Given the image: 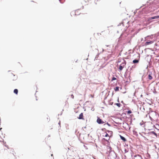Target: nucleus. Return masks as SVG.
Wrapping results in <instances>:
<instances>
[{"label": "nucleus", "mask_w": 159, "mask_h": 159, "mask_svg": "<svg viewBox=\"0 0 159 159\" xmlns=\"http://www.w3.org/2000/svg\"><path fill=\"white\" fill-rule=\"evenodd\" d=\"M126 63L125 61H124V62L122 63L119 67V71H121L123 69Z\"/></svg>", "instance_id": "nucleus-1"}, {"label": "nucleus", "mask_w": 159, "mask_h": 159, "mask_svg": "<svg viewBox=\"0 0 159 159\" xmlns=\"http://www.w3.org/2000/svg\"><path fill=\"white\" fill-rule=\"evenodd\" d=\"M97 122L99 124H103L105 123L99 117L98 118L97 120Z\"/></svg>", "instance_id": "nucleus-2"}, {"label": "nucleus", "mask_w": 159, "mask_h": 159, "mask_svg": "<svg viewBox=\"0 0 159 159\" xmlns=\"http://www.w3.org/2000/svg\"><path fill=\"white\" fill-rule=\"evenodd\" d=\"M159 18V16H154L153 17H150L148 18V20H151L152 19H158Z\"/></svg>", "instance_id": "nucleus-3"}, {"label": "nucleus", "mask_w": 159, "mask_h": 159, "mask_svg": "<svg viewBox=\"0 0 159 159\" xmlns=\"http://www.w3.org/2000/svg\"><path fill=\"white\" fill-rule=\"evenodd\" d=\"M83 115L82 113H81L79 115L78 118L80 119H84Z\"/></svg>", "instance_id": "nucleus-4"}, {"label": "nucleus", "mask_w": 159, "mask_h": 159, "mask_svg": "<svg viewBox=\"0 0 159 159\" xmlns=\"http://www.w3.org/2000/svg\"><path fill=\"white\" fill-rule=\"evenodd\" d=\"M153 43V42L152 41H150V42H147L145 43V45H148V44H152Z\"/></svg>", "instance_id": "nucleus-5"}, {"label": "nucleus", "mask_w": 159, "mask_h": 159, "mask_svg": "<svg viewBox=\"0 0 159 159\" xmlns=\"http://www.w3.org/2000/svg\"><path fill=\"white\" fill-rule=\"evenodd\" d=\"M120 138H121V139L122 140H123L124 142H125L126 141V140L125 139L124 137H123V136H121V135H120Z\"/></svg>", "instance_id": "nucleus-6"}, {"label": "nucleus", "mask_w": 159, "mask_h": 159, "mask_svg": "<svg viewBox=\"0 0 159 159\" xmlns=\"http://www.w3.org/2000/svg\"><path fill=\"white\" fill-rule=\"evenodd\" d=\"M14 93L16 94H18V90L17 89H15L14 90Z\"/></svg>", "instance_id": "nucleus-7"}, {"label": "nucleus", "mask_w": 159, "mask_h": 159, "mask_svg": "<svg viewBox=\"0 0 159 159\" xmlns=\"http://www.w3.org/2000/svg\"><path fill=\"white\" fill-rule=\"evenodd\" d=\"M139 62V61L138 60H134L133 61V62L134 63H138Z\"/></svg>", "instance_id": "nucleus-8"}, {"label": "nucleus", "mask_w": 159, "mask_h": 159, "mask_svg": "<svg viewBox=\"0 0 159 159\" xmlns=\"http://www.w3.org/2000/svg\"><path fill=\"white\" fill-rule=\"evenodd\" d=\"M148 78L150 80H152V76L151 75L149 74L148 75Z\"/></svg>", "instance_id": "nucleus-9"}, {"label": "nucleus", "mask_w": 159, "mask_h": 159, "mask_svg": "<svg viewBox=\"0 0 159 159\" xmlns=\"http://www.w3.org/2000/svg\"><path fill=\"white\" fill-rule=\"evenodd\" d=\"M119 87H116L114 88V90L115 91H117L119 90Z\"/></svg>", "instance_id": "nucleus-10"}, {"label": "nucleus", "mask_w": 159, "mask_h": 159, "mask_svg": "<svg viewBox=\"0 0 159 159\" xmlns=\"http://www.w3.org/2000/svg\"><path fill=\"white\" fill-rule=\"evenodd\" d=\"M151 133L155 135L156 136H157V133L155 132L154 131H152L151 132Z\"/></svg>", "instance_id": "nucleus-11"}, {"label": "nucleus", "mask_w": 159, "mask_h": 159, "mask_svg": "<svg viewBox=\"0 0 159 159\" xmlns=\"http://www.w3.org/2000/svg\"><path fill=\"white\" fill-rule=\"evenodd\" d=\"M116 105H117L118 107H120L121 106V104L120 103H116L115 104Z\"/></svg>", "instance_id": "nucleus-12"}, {"label": "nucleus", "mask_w": 159, "mask_h": 159, "mask_svg": "<svg viewBox=\"0 0 159 159\" xmlns=\"http://www.w3.org/2000/svg\"><path fill=\"white\" fill-rule=\"evenodd\" d=\"M94 94H90V95H89V97H91L92 98H93L94 97Z\"/></svg>", "instance_id": "nucleus-13"}, {"label": "nucleus", "mask_w": 159, "mask_h": 159, "mask_svg": "<svg viewBox=\"0 0 159 159\" xmlns=\"http://www.w3.org/2000/svg\"><path fill=\"white\" fill-rule=\"evenodd\" d=\"M127 113L128 114H129L132 113V111L130 110H129L127 112Z\"/></svg>", "instance_id": "nucleus-14"}, {"label": "nucleus", "mask_w": 159, "mask_h": 159, "mask_svg": "<svg viewBox=\"0 0 159 159\" xmlns=\"http://www.w3.org/2000/svg\"><path fill=\"white\" fill-rule=\"evenodd\" d=\"M116 80V78L115 77H113L112 78V79L111 80V81H113L114 80Z\"/></svg>", "instance_id": "nucleus-15"}, {"label": "nucleus", "mask_w": 159, "mask_h": 159, "mask_svg": "<svg viewBox=\"0 0 159 159\" xmlns=\"http://www.w3.org/2000/svg\"><path fill=\"white\" fill-rule=\"evenodd\" d=\"M103 136L105 137H107L108 136V134L107 133H106L105 135H103Z\"/></svg>", "instance_id": "nucleus-16"}, {"label": "nucleus", "mask_w": 159, "mask_h": 159, "mask_svg": "<svg viewBox=\"0 0 159 159\" xmlns=\"http://www.w3.org/2000/svg\"><path fill=\"white\" fill-rule=\"evenodd\" d=\"M71 97L73 99V98H74V95H73V94H71Z\"/></svg>", "instance_id": "nucleus-17"}, {"label": "nucleus", "mask_w": 159, "mask_h": 159, "mask_svg": "<svg viewBox=\"0 0 159 159\" xmlns=\"http://www.w3.org/2000/svg\"><path fill=\"white\" fill-rule=\"evenodd\" d=\"M31 2H34L33 1H31Z\"/></svg>", "instance_id": "nucleus-18"}, {"label": "nucleus", "mask_w": 159, "mask_h": 159, "mask_svg": "<svg viewBox=\"0 0 159 159\" xmlns=\"http://www.w3.org/2000/svg\"><path fill=\"white\" fill-rule=\"evenodd\" d=\"M53 156V154H51V156Z\"/></svg>", "instance_id": "nucleus-19"}, {"label": "nucleus", "mask_w": 159, "mask_h": 159, "mask_svg": "<svg viewBox=\"0 0 159 159\" xmlns=\"http://www.w3.org/2000/svg\"><path fill=\"white\" fill-rule=\"evenodd\" d=\"M99 0H97V1H98Z\"/></svg>", "instance_id": "nucleus-20"}]
</instances>
